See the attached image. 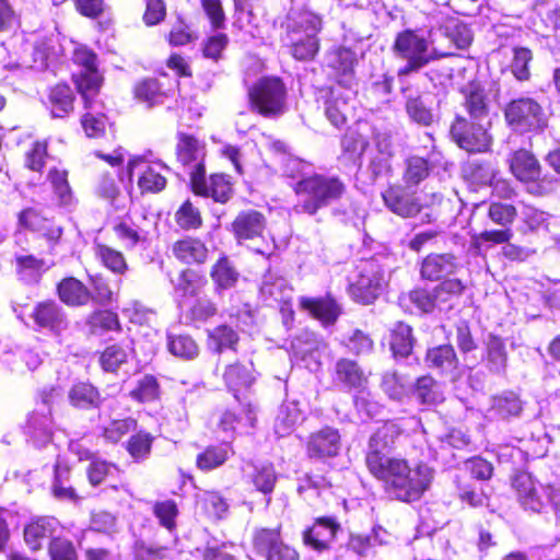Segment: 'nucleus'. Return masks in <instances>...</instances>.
Segmentation results:
<instances>
[{
    "label": "nucleus",
    "instance_id": "nucleus-24",
    "mask_svg": "<svg viewBox=\"0 0 560 560\" xmlns=\"http://www.w3.org/2000/svg\"><path fill=\"white\" fill-rule=\"evenodd\" d=\"M332 381L341 389L349 392L366 387L368 376L357 361L341 358L335 363Z\"/></svg>",
    "mask_w": 560,
    "mask_h": 560
},
{
    "label": "nucleus",
    "instance_id": "nucleus-8",
    "mask_svg": "<svg viewBox=\"0 0 560 560\" xmlns=\"http://www.w3.org/2000/svg\"><path fill=\"white\" fill-rule=\"evenodd\" d=\"M506 124L516 132L540 131L547 126L542 107L530 97H520L511 101L505 109Z\"/></svg>",
    "mask_w": 560,
    "mask_h": 560
},
{
    "label": "nucleus",
    "instance_id": "nucleus-45",
    "mask_svg": "<svg viewBox=\"0 0 560 560\" xmlns=\"http://www.w3.org/2000/svg\"><path fill=\"white\" fill-rule=\"evenodd\" d=\"M412 395L419 404L425 406H434L444 400L441 385L429 375L417 378Z\"/></svg>",
    "mask_w": 560,
    "mask_h": 560
},
{
    "label": "nucleus",
    "instance_id": "nucleus-51",
    "mask_svg": "<svg viewBox=\"0 0 560 560\" xmlns=\"http://www.w3.org/2000/svg\"><path fill=\"white\" fill-rule=\"evenodd\" d=\"M322 341L311 331H303L292 341L294 357L301 361H313L315 365L319 364V347Z\"/></svg>",
    "mask_w": 560,
    "mask_h": 560
},
{
    "label": "nucleus",
    "instance_id": "nucleus-2",
    "mask_svg": "<svg viewBox=\"0 0 560 560\" xmlns=\"http://www.w3.org/2000/svg\"><path fill=\"white\" fill-rule=\"evenodd\" d=\"M282 27L281 40L295 60L310 61L316 57L320 46L318 34L323 27L317 13L306 8H292Z\"/></svg>",
    "mask_w": 560,
    "mask_h": 560
},
{
    "label": "nucleus",
    "instance_id": "nucleus-19",
    "mask_svg": "<svg viewBox=\"0 0 560 560\" xmlns=\"http://www.w3.org/2000/svg\"><path fill=\"white\" fill-rule=\"evenodd\" d=\"M191 189L196 195L203 197H211L214 201L224 203L232 194V186L226 176L221 174L211 175L209 179L206 178V170L192 173V180L190 182Z\"/></svg>",
    "mask_w": 560,
    "mask_h": 560
},
{
    "label": "nucleus",
    "instance_id": "nucleus-37",
    "mask_svg": "<svg viewBox=\"0 0 560 560\" xmlns=\"http://www.w3.org/2000/svg\"><path fill=\"white\" fill-rule=\"evenodd\" d=\"M510 167L521 182H535L540 176V166L536 158L527 150L521 149L513 153Z\"/></svg>",
    "mask_w": 560,
    "mask_h": 560
},
{
    "label": "nucleus",
    "instance_id": "nucleus-20",
    "mask_svg": "<svg viewBox=\"0 0 560 560\" xmlns=\"http://www.w3.org/2000/svg\"><path fill=\"white\" fill-rule=\"evenodd\" d=\"M340 529V524L334 517H319L310 528L304 530L303 541L313 550L323 552L330 549Z\"/></svg>",
    "mask_w": 560,
    "mask_h": 560
},
{
    "label": "nucleus",
    "instance_id": "nucleus-12",
    "mask_svg": "<svg viewBox=\"0 0 560 560\" xmlns=\"http://www.w3.org/2000/svg\"><path fill=\"white\" fill-rule=\"evenodd\" d=\"M74 62L82 67L78 74H74V82L86 106L90 100L97 95L102 77L97 71L96 55L88 48H78L73 55Z\"/></svg>",
    "mask_w": 560,
    "mask_h": 560
},
{
    "label": "nucleus",
    "instance_id": "nucleus-6",
    "mask_svg": "<svg viewBox=\"0 0 560 560\" xmlns=\"http://www.w3.org/2000/svg\"><path fill=\"white\" fill-rule=\"evenodd\" d=\"M512 486L524 510L533 513L552 510L558 515L559 493L553 486L538 485L530 474L524 471L514 477Z\"/></svg>",
    "mask_w": 560,
    "mask_h": 560
},
{
    "label": "nucleus",
    "instance_id": "nucleus-54",
    "mask_svg": "<svg viewBox=\"0 0 560 560\" xmlns=\"http://www.w3.org/2000/svg\"><path fill=\"white\" fill-rule=\"evenodd\" d=\"M86 475L92 486H98L107 479H117L120 475L118 466L98 455L90 462Z\"/></svg>",
    "mask_w": 560,
    "mask_h": 560
},
{
    "label": "nucleus",
    "instance_id": "nucleus-58",
    "mask_svg": "<svg viewBox=\"0 0 560 560\" xmlns=\"http://www.w3.org/2000/svg\"><path fill=\"white\" fill-rule=\"evenodd\" d=\"M86 324L93 335H103L107 331L120 330L118 315L112 311H98L93 313Z\"/></svg>",
    "mask_w": 560,
    "mask_h": 560
},
{
    "label": "nucleus",
    "instance_id": "nucleus-48",
    "mask_svg": "<svg viewBox=\"0 0 560 560\" xmlns=\"http://www.w3.org/2000/svg\"><path fill=\"white\" fill-rule=\"evenodd\" d=\"M74 94L67 84L54 86L48 96L49 109L54 118H63L73 110Z\"/></svg>",
    "mask_w": 560,
    "mask_h": 560
},
{
    "label": "nucleus",
    "instance_id": "nucleus-55",
    "mask_svg": "<svg viewBox=\"0 0 560 560\" xmlns=\"http://www.w3.org/2000/svg\"><path fill=\"white\" fill-rule=\"evenodd\" d=\"M167 349L173 355L186 360L196 358L199 352L196 341L189 335L173 331L167 334Z\"/></svg>",
    "mask_w": 560,
    "mask_h": 560
},
{
    "label": "nucleus",
    "instance_id": "nucleus-42",
    "mask_svg": "<svg viewBox=\"0 0 560 560\" xmlns=\"http://www.w3.org/2000/svg\"><path fill=\"white\" fill-rule=\"evenodd\" d=\"M425 363L430 369H436L441 373L448 374L457 369L458 359L451 345H442L427 351Z\"/></svg>",
    "mask_w": 560,
    "mask_h": 560
},
{
    "label": "nucleus",
    "instance_id": "nucleus-21",
    "mask_svg": "<svg viewBox=\"0 0 560 560\" xmlns=\"http://www.w3.org/2000/svg\"><path fill=\"white\" fill-rule=\"evenodd\" d=\"M462 105L470 120L482 121L489 116L491 100L480 82L470 81L460 89Z\"/></svg>",
    "mask_w": 560,
    "mask_h": 560
},
{
    "label": "nucleus",
    "instance_id": "nucleus-5",
    "mask_svg": "<svg viewBox=\"0 0 560 560\" xmlns=\"http://www.w3.org/2000/svg\"><path fill=\"white\" fill-rule=\"evenodd\" d=\"M387 278L377 259L361 260L348 276V293L357 303H374L385 291Z\"/></svg>",
    "mask_w": 560,
    "mask_h": 560
},
{
    "label": "nucleus",
    "instance_id": "nucleus-16",
    "mask_svg": "<svg viewBox=\"0 0 560 560\" xmlns=\"http://www.w3.org/2000/svg\"><path fill=\"white\" fill-rule=\"evenodd\" d=\"M382 198L386 208L401 218H412L423 209L416 190L406 185H390L382 192Z\"/></svg>",
    "mask_w": 560,
    "mask_h": 560
},
{
    "label": "nucleus",
    "instance_id": "nucleus-33",
    "mask_svg": "<svg viewBox=\"0 0 560 560\" xmlns=\"http://www.w3.org/2000/svg\"><path fill=\"white\" fill-rule=\"evenodd\" d=\"M389 538L390 534L377 525L372 528L370 534H350L347 547L358 556L366 557L373 552L375 547L387 545Z\"/></svg>",
    "mask_w": 560,
    "mask_h": 560
},
{
    "label": "nucleus",
    "instance_id": "nucleus-28",
    "mask_svg": "<svg viewBox=\"0 0 560 560\" xmlns=\"http://www.w3.org/2000/svg\"><path fill=\"white\" fill-rule=\"evenodd\" d=\"M177 160L188 171L190 182L192 173L200 167L205 170V147L192 136L180 133L176 147Z\"/></svg>",
    "mask_w": 560,
    "mask_h": 560
},
{
    "label": "nucleus",
    "instance_id": "nucleus-59",
    "mask_svg": "<svg viewBox=\"0 0 560 560\" xmlns=\"http://www.w3.org/2000/svg\"><path fill=\"white\" fill-rule=\"evenodd\" d=\"M281 172L283 176L293 180L291 184H294L308 177L314 171L312 164L306 161L291 155H283L281 159Z\"/></svg>",
    "mask_w": 560,
    "mask_h": 560
},
{
    "label": "nucleus",
    "instance_id": "nucleus-32",
    "mask_svg": "<svg viewBox=\"0 0 560 560\" xmlns=\"http://www.w3.org/2000/svg\"><path fill=\"white\" fill-rule=\"evenodd\" d=\"M300 306L325 326L335 324L341 313L338 303L329 295L325 298L301 296Z\"/></svg>",
    "mask_w": 560,
    "mask_h": 560
},
{
    "label": "nucleus",
    "instance_id": "nucleus-15",
    "mask_svg": "<svg viewBox=\"0 0 560 560\" xmlns=\"http://www.w3.org/2000/svg\"><path fill=\"white\" fill-rule=\"evenodd\" d=\"M400 93L404 98L406 114L411 122L421 127H430L434 124L438 115L428 94L421 93L405 81L400 83Z\"/></svg>",
    "mask_w": 560,
    "mask_h": 560
},
{
    "label": "nucleus",
    "instance_id": "nucleus-52",
    "mask_svg": "<svg viewBox=\"0 0 560 560\" xmlns=\"http://www.w3.org/2000/svg\"><path fill=\"white\" fill-rule=\"evenodd\" d=\"M170 91L164 89V83L158 79L150 78L139 82L135 88L136 97L148 106L162 104L170 96Z\"/></svg>",
    "mask_w": 560,
    "mask_h": 560
},
{
    "label": "nucleus",
    "instance_id": "nucleus-10",
    "mask_svg": "<svg viewBox=\"0 0 560 560\" xmlns=\"http://www.w3.org/2000/svg\"><path fill=\"white\" fill-rule=\"evenodd\" d=\"M319 97L323 100L325 116L329 122L336 128L345 126L355 106L353 86L334 84L320 90Z\"/></svg>",
    "mask_w": 560,
    "mask_h": 560
},
{
    "label": "nucleus",
    "instance_id": "nucleus-18",
    "mask_svg": "<svg viewBox=\"0 0 560 560\" xmlns=\"http://www.w3.org/2000/svg\"><path fill=\"white\" fill-rule=\"evenodd\" d=\"M31 317L38 329L59 335L68 328L69 320L62 306L56 301L48 300L37 303Z\"/></svg>",
    "mask_w": 560,
    "mask_h": 560
},
{
    "label": "nucleus",
    "instance_id": "nucleus-3",
    "mask_svg": "<svg viewBox=\"0 0 560 560\" xmlns=\"http://www.w3.org/2000/svg\"><path fill=\"white\" fill-rule=\"evenodd\" d=\"M290 186L296 196L292 212L311 217L339 201L347 190L346 184L338 176L316 172Z\"/></svg>",
    "mask_w": 560,
    "mask_h": 560
},
{
    "label": "nucleus",
    "instance_id": "nucleus-4",
    "mask_svg": "<svg viewBox=\"0 0 560 560\" xmlns=\"http://www.w3.org/2000/svg\"><path fill=\"white\" fill-rule=\"evenodd\" d=\"M393 51L397 59L405 61V65L397 70L399 83L411 73H417L431 61L436 60L446 54L441 52L422 32L405 30L396 35Z\"/></svg>",
    "mask_w": 560,
    "mask_h": 560
},
{
    "label": "nucleus",
    "instance_id": "nucleus-30",
    "mask_svg": "<svg viewBox=\"0 0 560 560\" xmlns=\"http://www.w3.org/2000/svg\"><path fill=\"white\" fill-rule=\"evenodd\" d=\"M61 532L57 518L51 516H42L33 520L24 528V539L32 550H38L45 539H54Z\"/></svg>",
    "mask_w": 560,
    "mask_h": 560
},
{
    "label": "nucleus",
    "instance_id": "nucleus-31",
    "mask_svg": "<svg viewBox=\"0 0 560 560\" xmlns=\"http://www.w3.org/2000/svg\"><path fill=\"white\" fill-rule=\"evenodd\" d=\"M235 21L234 26L246 30L254 35L265 16L262 0H234Z\"/></svg>",
    "mask_w": 560,
    "mask_h": 560
},
{
    "label": "nucleus",
    "instance_id": "nucleus-35",
    "mask_svg": "<svg viewBox=\"0 0 560 560\" xmlns=\"http://www.w3.org/2000/svg\"><path fill=\"white\" fill-rule=\"evenodd\" d=\"M523 410V404L513 392H503L491 398L490 407L487 409V418L491 420H508L518 417Z\"/></svg>",
    "mask_w": 560,
    "mask_h": 560
},
{
    "label": "nucleus",
    "instance_id": "nucleus-39",
    "mask_svg": "<svg viewBox=\"0 0 560 560\" xmlns=\"http://www.w3.org/2000/svg\"><path fill=\"white\" fill-rule=\"evenodd\" d=\"M57 292L59 299L70 306H82L91 302L88 285L73 277L61 280L57 285Z\"/></svg>",
    "mask_w": 560,
    "mask_h": 560
},
{
    "label": "nucleus",
    "instance_id": "nucleus-46",
    "mask_svg": "<svg viewBox=\"0 0 560 560\" xmlns=\"http://www.w3.org/2000/svg\"><path fill=\"white\" fill-rule=\"evenodd\" d=\"M210 277L217 291L229 290L238 281L240 272L226 256H221L212 266Z\"/></svg>",
    "mask_w": 560,
    "mask_h": 560
},
{
    "label": "nucleus",
    "instance_id": "nucleus-36",
    "mask_svg": "<svg viewBox=\"0 0 560 560\" xmlns=\"http://www.w3.org/2000/svg\"><path fill=\"white\" fill-rule=\"evenodd\" d=\"M483 361L488 371L495 375H504L506 371L508 353L504 340L489 334L485 341Z\"/></svg>",
    "mask_w": 560,
    "mask_h": 560
},
{
    "label": "nucleus",
    "instance_id": "nucleus-25",
    "mask_svg": "<svg viewBox=\"0 0 560 560\" xmlns=\"http://www.w3.org/2000/svg\"><path fill=\"white\" fill-rule=\"evenodd\" d=\"M266 218L257 210L240 212L232 223V230L240 244L245 241L262 237L266 230Z\"/></svg>",
    "mask_w": 560,
    "mask_h": 560
},
{
    "label": "nucleus",
    "instance_id": "nucleus-1",
    "mask_svg": "<svg viewBox=\"0 0 560 560\" xmlns=\"http://www.w3.org/2000/svg\"><path fill=\"white\" fill-rule=\"evenodd\" d=\"M401 428L393 421L384 422L370 436L365 454L369 471L384 482L385 490L399 501L412 502L428 490L433 469L427 464L411 467L404 458L389 456Z\"/></svg>",
    "mask_w": 560,
    "mask_h": 560
},
{
    "label": "nucleus",
    "instance_id": "nucleus-29",
    "mask_svg": "<svg viewBox=\"0 0 560 560\" xmlns=\"http://www.w3.org/2000/svg\"><path fill=\"white\" fill-rule=\"evenodd\" d=\"M341 447L338 430L326 427L313 433L307 442V454L311 458L336 456Z\"/></svg>",
    "mask_w": 560,
    "mask_h": 560
},
{
    "label": "nucleus",
    "instance_id": "nucleus-44",
    "mask_svg": "<svg viewBox=\"0 0 560 560\" xmlns=\"http://www.w3.org/2000/svg\"><path fill=\"white\" fill-rule=\"evenodd\" d=\"M173 254L184 264H201L207 258L208 249L201 241L186 237L173 245Z\"/></svg>",
    "mask_w": 560,
    "mask_h": 560
},
{
    "label": "nucleus",
    "instance_id": "nucleus-27",
    "mask_svg": "<svg viewBox=\"0 0 560 560\" xmlns=\"http://www.w3.org/2000/svg\"><path fill=\"white\" fill-rule=\"evenodd\" d=\"M357 62L355 52L350 48L337 47L328 51L326 56L327 67L332 69L339 79L335 84L353 86L354 65Z\"/></svg>",
    "mask_w": 560,
    "mask_h": 560
},
{
    "label": "nucleus",
    "instance_id": "nucleus-34",
    "mask_svg": "<svg viewBox=\"0 0 560 560\" xmlns=\"http://www.w3.org/2000/svg\"><path fill=\"white\" fill-rule=\"evenodd\" d=\"M245 477L255 490L261 492L266 497V505L270 504L272 493L278 475L271 463L252 464V470L245 472Z\"/></svg>",
    "mask_w": 560,
    "mask_h": 560
},
{
    "label": "nucleus",
    "instance_id": "nucleus-61",
    "mask_svg": "<svg viewBox=\"0 0 560 560\" xmlns=\"http://www.w3.org/2000/svg\"><path fill=\"white\" fill-rule=\"evenodd\" d=\"M68 173L57 168H51L48 173V179L51 184L55 195L62 207L72 205V191L67 179Z\"/></svg>",
    "mask_w": 560,
    "mask_h": 560
},
{
    "label": "nucleus",
    "instance_id": "nucleus-47",
    "mask_svg": "<svg viewBox=\"0 0 560 560\" xmlns=\"http://www.w3.org/2000/svg\"><path fill=\"white\" fill-rule=\"evenodd\" d=\"M415 338L412 328L402 323L397 322L390 329L389 347L395 358H407L413 348Z\"/></svg>",
    "mask_w": 560,
    "mask_h": 560
},
{
    "label": "nucleus",
    "instance_id": "nucleus-22",
    "mask_svg": "<svg viewBox=\"0 0 560 560\" xmlns=\"http://www.w3.org/2000/svg\"><path fill=\"white\" fill-rule=\"evenodd\" d=\"M293 289L289 281L273 269H268L259 287L260 299L268 305L273 303L288 304L292 299Z\"/></svg>",
    "mask_w": 560,
    "mask_h": 560
},
{
    "label": "nucleus",
    "instance_id": "nucleus-11",
    "mask_svg": "<svg viewBox=\"0 0 560 560\" xmlns=\"http://www.w3.org/2000/svg\"><path fill=\"white\" fill-rule=\"evenodd\" d=\"M59 393L55 388L42 394V405L34 410L26 422L25 434L37 448L44 447L50 443L52 436V419L50 404Z\"/></svg>",
    "mask_w": 560,
    "mask_h": 560
},
{
    "label": "nucleus",
    "instance_id": "nucleus-56",
    "mask_svg": "<svg viewBox=\"0 0 560 560\" xmlns=\"http://www.w3.org/2000/svg\"><path fill=\"white\" fill-rule=\"evenodd\" d=\"M114 231L128 248L144 244L148 238V232L135 224L130 218L122 219L115 225Z\"/></svg>",
    "mask_w": 560,
    "mask_h": 560
},
{
    "label": "nucleus",
    "instance_id": "nucleus-57",
    "mask_svg": "<svg viewBox=\"0 0 560 560\" xmlns=\"http://www.w3.org/2000/svg\"><path fill=\"white\" fill-rule=\"evenodd\" d=\"M130 353L129 345H112L104 349L100 357V364L105 372L115 373L124 363Z\"/></svg>",
    "mask_w": 560,
    "mask_h": 560
},
{
    "label": "nucleus",
    "instance_id": "nucleus-63",
    "mask_svg": "<svg viewBox=\"0 0 560 560\" xmlns=\"http://www.w3.org/2000/svg\"><path fill=\"white\" fill-rule=\"evenodd\" d=\"M153 440L154 438L150 433L140 431L131 435L127 451L136 462L144 460L151 453Z\"/></svg>",
    "mask_w": 560,
    "mask_h": 560
},
{
    "label": "nucleus",
    "instance_id": "nucleus-23",
    "mask_svg": "<svg viewBox=\"0 0 560 560\" xmlns=\"http://www.w3.org/2000/svg\"><path fill=\"white\" fill-rule=\"evenodd\" d=\"M441 154L434 150L428 153L427 158L411 155L405 161V170L402 173L404 185L417 188L424 179H427L431 171L440 162Z\"/></svg>",
    "mask_w": 560,
    "mask_h": 560
},
{
    "label": "nucleus",
    "instance_id": "nucleus-43",
    "mask_svg": "<svg viewBox=\"0 0 560 560\" xmlns=\"http://www.w3.org/2000/svg\"><path fill=\"white\" fill-rule=\"evenodd\" d=\"M224 381L234 398L241 401L243 390H247L254 382L252 370L243 364H231L224 372Z\"/></svg>",
    "mask_w": 560,
    "mask_h": 560
},
{
    "label": "nucleus",
    "instance_id": "nucleus-41",
    "mask_svg": "<svg viewBox=\"0 0 560 560\" xmlns=\"http://www.w3.org/2000/svg\"><path fill=\"white\" fill-rule=\"evenodd\" d=\"M465 284L457 278L446 279L433 289L440 312L451 311L462 296Z\"/></svg>",
    "mask_w": 560,
    "mask_h": 560
},
{
    "label": "nucleus",
    "instance_id": "nucleus-64",
    "mask_svg": "<svg viewBox=\"0 0 560 560\" xmlns=\"http://www.w3.org/2000/svg\"><path fill=\"white\" fill-rule=\"evenodd\" d=\"M533 59L532 51L526 47H514L510 69L515 79L526 81L530 77L529 62Z\"/></svg>",
    "mask_w": 560,
    "mask_h": 560
},
{
    "label": "nucleus",
    "instance_id": "nucleus-49",
    "mask_svg": "<svg viewBox=\"0 0 560 560\" xmlns=\"http://www.w3.org/2000/svg\"><path fill=\"white\" fill-rule=\"evenodd\" d=\"M392 156L384 154H374L365 168L358 173V179L365 185H373L378 179L385 178L392 173Z\"/></svg>",
    "mask_w": 560,
    "mask_h": 560
},
{
    "label": "nucleus",
    "instance_id": "nucleus-7",
    "mask_svg": "<svg viewBox=\"0 0 560 560\" xmlns=\"http://www.w3.org/2000/svg\"><path fill=\"white\" fill-rule=\"evenodd\" d=\"M252 107L265 117H276L284 113L287 89L279 78L265 77L248 90Z\"/></svg>",
    "mask_w": 560,
    "mask_h": 560
},
{
    "label": "nucleus",
    "instance_id": "nucleus-9",
    "mask_svg": "<svg viewBox=\"0 0 560 560\" xmlns=\"http://www.w3.org/2000/svg\"><path fill=\"white\" fill-rule=\"evenodd\" d=\"M452 140L468 153L488 152L492 144V137L481 121L468 120L456 115L450 127Z\"/></svg>",
    "mask_w": 560,
    "mask_h": 560
},
{
    "label": "nucleus",
    "instance_id": "nucleus-62",
    "mask_svg": "<svg viewBox=\"0 0 560 560\" xmlns=\"http://www.w3.org/2000/svg\"><path fill=\"white\" fill-rule=\"evenodd\" d=\"M357 390L358 392L353 397V404L360 417L365 420L380 415L382 405L375 400L373 395L366 390L365 387Z\"/></svg>",
    "mask_w": 560,
    "mask_h": 560
},
{
    "label": "nucleus",
    "instance_id": "nucleus-53",
    "mask_svg": "<svg viewBox=\"0 0 560 560\" xmlns=\"http://www.w3.org/2000/svg\"><path fill=\"white\" fill-rule=\"evenodd\" d=\"M231 454L232 447L229 443L208 446L197 456V467L203 471L215 469L223 465Z\"/></svg>",
    "mask_w": 560,
    "mask_h": 560
},
{
    "label": "nucleus",
    "instance_id": "nucleus-40",
    "mask_svg": "<svg viewBox=\"0 0 560 560\" xmlns=\"http://www.w3.org/2000/svg\"><path fill=\"white\" fill-rule=\"evenodd\" d=\"M15 261L19 278L27 284L38 283L44 272L50 268L44 259L31 254H19Z\"/></svg>",
    "mask_w": 560,
    "mask_h": 560
},
{
    "label": "nucleus",
    "instance_id": "nucleus-50",
    "mask_svg": "<svg viewBox=\"0 0 560 560\" xmlns=\"http://www.w3.org/2000/svg\"><path fill=\"white\" fill-rule=\"evenodd\" d=\"M303 420L302 411L296 401H284L275 420V432L279 436L290 434L294 427Z\"/></svg>",
    "mask_w": 560,
    "mask_h": 560
},
{
    "label": "nucleus",
    "instance_id": "nucleus-26",
    "mask_svg": "<svg viewBox=\"0 0 560 560\" xmlns=\"http://www.w3.org/2000/svg\"><path fill=\"white\" fill-rule=\"evenodd\" d=\"M460 268L458 259L452 254H430L423 259L420 273L423 279L438 281L457 273Z\"/></svg>",
    "mask_w": 560,
    "mask_h": 560
},
{
    "label": "nucleus",
    "instance_id": "nucleus-17",
    "mask_svg": "<svg viewBox=\"0 0 560 560\" xmlns=\"http://www.w3.org/2000/svg\"><path fill=\"white\" fill-rule=\"evenodd\" d=\"M19 226L45 237L55 245L62 235V228L48 218L44 210L37 207L23 209L18 217Z\"/></svg>",
    "mask_w": 560,
    "mask_h": 560
},
{
    "label": "nucleus",
    "instance_id": "nucleus-60",
    "mask_svg": "<svg viewBox=\"0 0 560 560\" xmlns=\"http://www.w3.org/2000/svg\"><path fill=\"white\" fill-rule=\"evenodd\" d=\"M210 347L215 352H222L226 349H234L238 341L237 332L229 325H220L209 330Z\"/></svg>",
    "mask_w": 560,
    "mask_h": 560
},
{
    "label": "nucleus",
    "instance_id": "nucleus-14",
    "mask_svg": "<svg viewBox=\"0 0 560 560\" xmlns=\"http://www.w3.org/2000/svg\"><path fill=\"white\" fill-rule=\"evenodd\" d=\"M162 170L166 172L171 171V168L162 162L150 164L144 158L138 156L128 162L126 176L128 177V182L131 183L132 177L138 175V186L142 192H159L166 186V178L161 174Z\"/></svg>",
    "mask_w": 560,
    "mask_h": 560
},
{
    "label": "nucleus",
    "instance_id": "nucleus-13",
    "mask_svg": "<svg viewBox=\"0 0 560 560\" xmlns=\"http://www.w3.org/2000/svg\"><path fill=\"white\" fill-rule=\"evenodd\" d=\"M253 546L265 560H299L298 551L282 540L280 528L257 529Z\"/></svg>",
    "mask_w": 560,
    "mask_h": 560
},
{
    "label": "nucleus",
    "instance_id": "nucleus-38",
    "mask_svg": "<svg viewBox=\"0 0 560 560\" xmlns=\"http://www.w3.org/2000/svg\"><path fill=\"white\" fill-rule=\"evenodd\" d=\"M68 400L79 409L98 408L103 402L98 389L89 382L74 383L68 392Z\"/></svg>",
    "mask_w": 560,
    "mask_h": 560
}]
</instances>
